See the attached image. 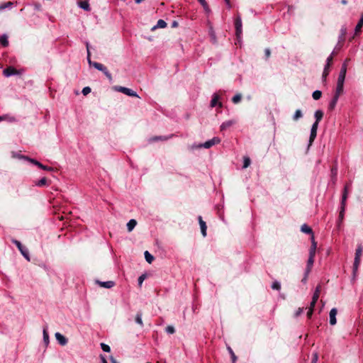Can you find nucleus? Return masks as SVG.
<instances>
[{"instance_id":"nucleus-1","label":"nucleus","mask_w":363,"mask_h":363,"mask_svg":"<svg viewBox=\"0 0 363 363\" xmlns=\"http://www.w3.org/2000/svg\"><path fill=\"white\" fill-rule=\"evenodd\" d=\"M311 246L309 250V257L307 262L306 274H309L311 271L313 262L315 251L317 248V242L315 240L314 235H312L311 238Z\"/></svg>"},{"instance_id":"nucleus-2","label":"nucleus","mask_w":363,"mask_h":363,"mask_svg":"<svg viewBox=\"0 0 363 363\" xmlns=\"http://www.w3.org/2000/svg\"><path fill=\"white\" fill-rule=\"evenodd\" d=\"M323 116V113L320 110H317L315 112V122L313 124L311 130V135H310V138H309V145H311L312 144V143L314 141V140L316 137L318 123L322 119Z\"/></svg>"},{"instance_id":"nucleus-3","label":"nucleus","mask_w":363,"mask_h":363,"mask_svg":"<svg viewBox=\"0 0 363 363\" xmlns=\"http://www.w3.org/2000/svg\"><path fill=\"white\" fill-rule=\"evenodd\" d=\"M220 139L219 138L214 137L212 139L205 142L204 143L199 144V145H192L191 146V149L194 150L195 148H201V147H204V148L208 149V148L211 147L214 145L220 143Z\"/></svg>"},{"instance_id":"nucleus-4","label":"nucleus","mask_w":363,"mask_h":363,"mask_svg":"<svg viewBox=\"0 0 363 363\" xmlns=\"http://www.w3.org/2000/svg\"><path fill=\"white\" fill-rule=\"evenodd\" d=\"M13 242L16 245V246L18 247L22 255L27 259L30 260L29 253L26 247L22 245L20 241L14 240H13Z\"/></svg>"},{"instance_id":"nucleus-5","label":"nucleus","mask_w":363,"mask_h":363,"mask_svg":"<svg viewBox=\"0 0 363 363\" xmlns=\"http://www.w3.org/2000/svg\"><path fill=\"white\" fill-rule=\"evenodd\" d=\"M115 90L119 91V92H121L127 96H135V97H138V94L137 93L129 89V88H127V87H124V86H116L115 87Z\"/></svg>"},{"instance_id":"nucleus-6","label":"nucleus","mask_w":363,"mask_h":363,"mask_svg":"<svg viewBox=\"0 0 363 363\" xmlns=\"http://www.w3.org/2000/svg\"><path fill=\"white\" fill-rule=\"evenodd\" d=\"M3 74L5 77H9L13 75L18 74L19 72L13 67L10 66L4 69Z\"/></svg>"},{"instance_id":"nucleus-7","label":"nucleus","mask_w":363,"mask_h":363,"mask_svg":"<svg viewBox=\"0 0 363 363\" xmlns=\"http://www.w3.org/2000/svg\"><path fill=\"white\" fill-rule=\"evenodd\" d=\"M337 313V309L335 308H332L330 310V314H329V316H330V323L332 325H335L336 323H337V320H336Z\"/></svg>"},{"instance_id":"nucleus-8","label":"nucleus","mask_w":363,"mask_h":363,"mask_svg":"<svg viewBox=\"0 0 363 363\" xmlns=\"http://www.w3.org/2000/svg\"><path fill=\"white\" fill-rule=\"evenodd\" d=\"M55 336L60 345H61L62 346L67 345V339L64 335H62L61 333H56Z\"/></svg>"},{"instance_id":"nucleus-9","label":"nucleus","mask_w":363,"mask_h":363,"mask_svg":"<svg viewBox=\"0 0 363 363\" xmlns=\"http://www.w3.org/2000/svg\"><path fill=\"white\" fill-rule=\"evenodd\" d=\"M78 6L86 11H90L91 7L88 1H79L77 2Z\"/></svg>"},{"instance_id":"nucleus-10","label":"nucleus","mask_w":363,"mask_h":363,"mask_svg":"<svg viewBox=\"0 0 363 363\" xmlns=\"http://www.w3.org/2000/svg\"><path fill=\"white\" fill-rule=\"evenodd\" d=\"M199 222L201 233H202L203 236L205 237L206 235L207 227H206V223L203 220L201 216L199 217Z\"/></svg>"},{"instance_id":"nucleus-11","label":"nucleus","mask_w":363,"mask_h":363,"mask_svg":"<svg viewBox=\"0 0 363 363\" xmlns=\"http://www.w3.org/2000/svg\"><path fill=\"white\" fill-rule=\"evenodd\" d=\"M97 282L101 287H104L106 289H111L113 286H114V285H115V282L113 281H98Z\"/></svg>"},{"instance_id":"nucleus-12","label":"nucleus","mask_w":363,"mask_h":363,"mask_svg":"<svg viewBox=\"0 0 363 363\" xmlns=\"http://www.w3.org/2000/svg\"><path fill=\"white\" fill-rule=\"evenodd\" d=\"M17 3H13L12 1H7L3 4H0V12L5 10L6 9H11L14 4H16Z\"/></svg>"},{"instance_id":"nucleus-13","label":"nucleus","mask_w":363,"mask_h":363,"mask_svg":"<svg viewBox=\"0 0 363 363\" xmlns=\"http://www.w3.org/2000/svg\"><path fill=\"white\" fill-rule=\"evenodd\" d=\"M137 225L135 219H130L127 223V229L128 232H131Z\"/></svg>"},{"instance_id":"nucleus-14","label":"nucleus","mask_w":363,"mask_h":363,"mask_svg":"<svg viewBox=\"0 0 363 363\" xmlns=\"http://www.w3.org/2000/svg\"><path fill=\"white\" fill-rule=\"evenodd\" d=\"M0 43L3 47L9 45L8 36L6 34H3L0 36Z\"/></svg>"},{"instance_id":"nucleus-15","label":"nucleus","mask_w":363,"mask_h":363,"mask_svg":"<svg viewBox=\"0 0 363 363\" xmlns=\"http://www.w3.org/2000/svg\"><path fill=\"white\" fill-rule=\"evenodd\" d=\"M347 195H348V189L347 186H345L344 189V192H343L342 198V201H341L342 206H346V201L347 199Z\"/></svg>"},{"instance_id":"nucleus-16","label":"nucleus","mask_w":363,"mask_h":363,"mask_svg":"<svg viewBox=\"0 0 363 363\" xmlns=\"http://www.w3.org/2000/svg\"><path fill=\"white\" fill-rule=\"evenodd\" d=\"M235 123V121H233V120H230V121H225L223 123H222V125H220V130H223L229 127H230L231 125H233V124Z\"/></svg>"},{"instance_id":"nucleus-17","label":"nucleus","mask_w":363,"mask_h":363,"mask_svg":"<svg viewBox=\"0 0 363 363\" xmlns=\"http://www.w3.org/2000/svg\"><path fill=\"white\" fill-rule=\"evenodd\" d=\"M362 254V247L361 245H359V246H358L357 249L356 250L354 260H358L359 262H360Z\"/></svg>"},{"instance_id":"nucleus-18","label":"nucleus","mask_w":363,"mask_h":363,"mask_svg":"<svg viewBox=\"0 0 363 363\" xmlns=\"http://www.w3.org/2000/svg\"><path fill=\"white\" fill-rule=\"evenodd\" d=\"M92 66L94 67L96 69L101 71L102 72L105 71L106 69V67L104 65L96 62H94L92 63Z\"/></svg>"},{"instance_id":"nucleus-19","label":"nucleus","mask_w":363,"mask_h":363,"mask_svg":"<svg viewBox=\"0 0 363 363\" xmlns=\"http://www.w3.org/2000/svg\"><path fill=\"white\" fill-rule=\"evenodd\" d=\"M144 255H145V260L147 261V262H148L149 264H151L152 262V261L154 260V257L153 255H152L148 251H145L144 252Z\"/></svg>"},{"instance_id":"nucleus-20","label":"nucleus","mask_w":363,"mask_h":363,"mask_svg":"<svg viewBox=\"0 0 363 363\" xmlns=\"http://www.w3.org/2000/svg\"><path fill=\"white\" fill-rule=\"evenodd\" d=\"M198 1H199V3L203 6V8L204 11H206V13H211V9H210L207 2L206 1V0H198Z\"/></svg>"},{"instance_id":"nucleus-21","label":"nucleus","mask_w":363,"mask_h":363,"mask_svg":"<svg viewBox=\"0 0 363 363\" xmlns=\"http://www.w3.org/2000/svg\"><path fill=\"white\" fill-rule=\"evenodd\" d=\"M320 291H321V287H320V286H318L315 289L314 294H313L312 300L317 301L319 298Z\"/></svg>"},{"instance_id":"nucleus-22","label":"nucleus","mask_w":363,"mask_h":363,"mask_svg":"<svg viewBox=\"0 0 363 363\" xmlns=\"http://www.w3.org/2000/svg\"><path fill=\"white\" fill-rule=\"evenodd\" d=\"M301 230L303 233H309L311 234V235H313L312 229L306 224L301 225Z\"/></svg>"},{"instance_id":"nucleus-23","label":"nucleus","mask_w":363,"mask_h":363,"mask_svg":"<svg viewBox=\"0 0 363 363\" xmlns=\"http://www.w3.org/2000/svg\"><path fill=\"white\" fill-rule=\"evenodd\" d=\"M346 72H347V65H346V63H344L342 65V67H341V69H340L338 77H343L345 79Z\"/></svg>"},{"instance_id":"nucleus-24","label":"nucleus","mask_w":363,"mask_h":363,"mask_svg":"<svg viewBox=\"0 0 363 363\" xmlns=\"http://www.w3.org/2000/svg\"><path fill=\"white\" fill-rule=\"evenodd\" d=\"M35 185L38 186H44L47 185V179L43 177L35 182Z\"/></svg>"},{"instance_id":"nucleus-25","label":"nucleus","mask_w":363,"mask_h":363,"mask_svg":"<svg viewBox=\"0 0 363 363\" xmlns=\"http://www.w3.org/2000/svg\"><path fill=\"white\" fill-rule=\"evenodd\" d=\"M338 99H339V97H337V96H334L333 99H332V101H330V105H329V107L330 109H332V110L334 109V108L335 107V106L337 104Z\"/></svg>"},{"instance_id":"nucleus-26","label":"nucleus","mask_w":363,"mask_h":363,"mask_svg":"<svg viewBox=\"0 0 363 363\" xmlns=\"http://www.w3.org/2000/svg\"><path fill=\"white\" fill-rule=\"evenodd\" d=\"M343 87L344 86L337 85L335 96L339 97L343 92Z\"/></svg>"},{"instance_id":"nucleus-27","label":"nucleus","mask_w":363,"mask_h":363,"mask_svg":"<svg viewBox=\"0 0 363 363\" xmlns=\"http://www.w3.org/2000/svg\"><path fill=\"white\" fill-rule=\"evenodd\" d=\"M329 68H330V66H328L325 65L323 72V75H322V78H323V81H325L326 77L329 74Z\"/></svg>"},{"instance_id":"nucleus-28","label":"nucleus","mask_w":363,"mask_h":363,"mask_svg":"<svg viewBox=\"0 0 363 363\" xmlns=\"http://www.w3.org/2000/svg\"><path fill=\"white\" fill-rule=\"evenodd\" d=\"M219 99V96L218 94H214L213 95V97L211 100V107H214L217 105V103H218V101Z\"/></svg>"},{"instance_id":"nucleus-29","label":"nucleus","mask_w":363,"mask_h":363,"mask_svg":"<svg viewBox=\"0 0 363 363\" xmlns=\"http://www.w3.org/2000/svg\"><path fill=\"white\" fill-rule=\"evenodd\" d=\"M86 50H87V61L89 62V65H92V62L91 60V53H90V51H89V43H86Z\"/></svg>"},{"instance_id":"nucleus-30","label":"nucleus","mask_w":363,"mask_h":363,"mask_svg":"<svg viewBox=\"0 0 363 363\" xmlns=\"http://www.w3.org/2000/svg\"><path fill=\"white\" fill-rule=\"evenodd\" d=\"M43 340H44L45 342H46V343L49 342V335H48V333L47 331V327H45L43 328Z\"/></svg>"},{"instance_id":"nucleus-31","label":"nucleus","mask_w":363,"mask_h":363,"mask_svg":"<svg viewBox=\"0 0 363 363\" xmlns=\"http://www.w3.org/2000/svg\"><path fill=\"white\" fill-rule=\"evenodd\" d=\"M241 99L242 95L240 94H238L233 97L232 101L234 104H238L240 101Z\"/></svg>"},{"instance_id":"nucleus-32","label":"nucleus","mask_w":363,"mask_h":363,"mask_svg":"<svg viewBox=\"0 0 363 363\" xmlns=\"http://www.w3.org/2000/svg\"><path fill=\"white\" fill-rule=\"evenodd\" d=\"M135 322L138 324L140 325L141 326L143 325L142 313H137L136 317H135Z\"/></svg>"},{"instance_id":"nucleus-33","label":"nucleus","mask_w":363,"mask_h":363,"mask_svg":"<svg viewBox=\"0 0 363 363\" xmlns=\"http://www.w3.org/2000/svg\"><path fill=\"white\" fill-rule=\"evenodd\" d=\"M363 26V18H362L358 22L357 25L356 26V28H355V32L357 33V32H359L362 27Z\"/></svg>"},{"instance_id":"nucleus-34","label":"nucleus","mask_w":363,"mask_h":363,"mask_svg":"<svg viewBox=\"0 0 363 363\" xmlns=\"http://www.w3.org/2000/svg\"><path fill=\"white\" fill-rule=\"evenodd\" d=\"M321 95H322V93L320 91H315L313 93V98L315 99V100H318L319 99L320 97H321Z\"/></svg>"},{"instance_id":"nucleus-35","label":"nucleus","mask_w":363,"mask_h":363,"mask_svg":"<svg viewBox=\"0 0 363 363\" xmlns=\"http://www.w3.org/2000/svg\"><path fill=\"white\" fill-rule=\"evenodd\" d=\"M147 277V274H143L142 275H140L138 278V286L140 287H141L142 284H143V281L146 279Z\"/></svg>"},{"instance_id":"nucleus-36","label":"nucleus","mask_w":363,"mask_h":363,"mask_svg":"<svg viewBox=\"0 0 363 363\" xmlns=\"http://www.w3.org/2000/svg\"><path fill=\"white\" fill-rule=\"evenodd\" d=\"M302 117V113H301V110H296V112H295V114L294 116V121H297L298 119H299L300 118Z\"/></svg>"},{"instance_id":"nucleus-37","label":"nucleus","mask_w":363,"mask_h":363,"mask_svg":"<svg viewBox=\"0 0 363 363\" xmlns=\"http://www.w3.org/2000/svg\"><path fill=\"white\" fill-rule=\"evenodd\" d=\"M101 347L102 350L106 352H109L111 351L110 347L105 343H101Z\"/></svg>"},{"instance_id":"nucleus-38","label":"nucleus","mask_w":363,"mask_h":363,"mask_svg":"<svg viewBox=\"0 0 363 363\" xmlns=\"http://www.w3.org/2000/svg\"><path fill=\"white\" fill-rule=\"evenodd\" d=\"M38 167L42 169H43V170H46V171H52L53 170L52 167H48V166H45V165L41 164L40 162L39 164Z\"/></svg>"},{"instance_id":"nucleus-39","label":"nucleus","mask_w":363,"mask_h":363,"mask_svg":"<svg viewBox=\"0 0 363 363\" xmlns=\"http://www.w3.org/2000/svg\"><path fill=\"white\" fill-rule=\"evenodd\" d=\"M359 264H360V262H359L358 260H354V265H353V273H354V274H356V272H357V271L358 269Z\"/></svg>"},{"instance_id":"nucleus-40","label":"nucleus","mask_w":363,"mask_h":363,"mask_svg":"<svg viewBox=\"0 0 363 363\" xmlns=\"http://www.w3.org/2000/svg\"><path fill=\"white\" fill-rule=\"evenodd\" d=\"M22 157L26 159V160H28V161H30L32 164H35V165H36L38 167L39 166L40 162H38V161H37V160H35L34 159H30V158H28L27 157H25V156H23Z\"/></svg>"},{"instance_id":"nucleus-41","label":"nucleus","mask_w":363,"mask_h":363,"mask_svg":"<svg viewBox=\"0 0 363 363\" xmlns=\"http://www.w3.org/2000/svg\"><path fill=\"white\" fill-rule=\"evenodd\" d=\"M166 331L169 334H173L175 332V330L172 325H169L166 328Z\"/></svg>"},{"instance_id":"nucleus-42","label":"nucleus","mask_w":363,"mask_h":363,"mask_svg":"<svg viewBox=\"0 0 363 363\" xmlns=\"http://www.w3.org/2000/svg\"><path fill=\"white\" fill-rule=\"evenodd\" d=\"M82 94L86 96L91 92V88L89 86H85L82 89Z\"/></svg>"},{"instance_id":"nucleus-43","label":"nucleus","mask_w":363,"mask_h":363,"mask_svg":"<svg viewBox=\"0 0 363 363\" xmlns=\"http://www.w3.org/2000/svg\"><path fill=\"white\" fill-rule=\"evenodd\" d=\"M235 28H242V21L240 17H238L236 18Z\"/></svg>"},{"instance_id":"nucleus-44","label":"nucleus","mask_w":363,"mask_h":363,"mask_svg":"<svg viewBox=\"0 0 363 363\" xmlns=\"http://www.w3.org/2000/svg\"><path fill=\"white\" fill-rule=\"evenodd\" d=\"M272 287L273 289L279 290L281 288V285L278 281H275L273 283Z\"/></svg>"},{"instance_id":"nucleus-45","label":"nucleus","mask_w":363,"mask_h":363,"mask_svg":"<svg viewBox=\"0 0 363 363\" xmlns=\"http://www.w3.org/2000/svg\"><path fill=\"white\" fill-rule=\"evenodd\" d=\"M345 208V206H342L341 205V210H340V216H339L340 220H342L343 219Z\"/></svg>"},{"instance_id":"nucleus-46","label":"nucleus","mask_w":363,"mask_h":363,"mask_svg":"<svg viewBox=\"0 0 363 363\" xmlns=\"http://www.w3.org/2000/svg\"><path fill=\"white\" fill-rule=\"evenodd\" d=\"M345 78L338 77L337 85L344 86Z\"/></svg>"},{"instance_id":"nucleus-47","label":"nucleus","mask_w":363,"mask_h":363,"mask_svg":"<svg viewBox=\"0 0 363 363\" xmlns=\"http://www.w3.org/2000/svg\"><path fill=\"white\" fill-rule=\"evenodd\" d=\"M104 74L106 75V77L109 79V81L112 80V76L111 74L108 71L107 68L105 71L103 72Z\"/></svg>"},{"instance_id":"nucleus-48","label":"nucleus","mask_w":363,"mask_h":363,"mask_svg":"<svg viewBox=\"0 0 363 363\" xmlns=\"http://www.w3.org/2000/svg\"><path fill=\"white\" fill-rule=\"evenodd\" d=\"M236 28V36L239 40L240 38V35L242 34V28Z\"/></svg>"},{"instance_id":"nucleus-49","label":"nucleus","mask_w":363,"mask_h":363,"mask_svg":"<svg viewBox=\"0 0 363 363\" xmlns=\"http://www.w3.org/2000/svg\"><path fill=\"white\" fill-rule=\"evenodd\" d=\"M318 359V355L317 353H314L313 355L311 363H317Z\"/></svg>"},{"instance_id":"nucleus-50","label":"nucleus","mask_w":363,"mask_h":363,"mask_svg":"<svg viewBox=\"0 0 363 363\" xmlns=\"http://www.w3.org/2000/svg\"><path fill=\"white\" fill-rule=\"evenodd\" d=\"M250 159L249 158H245V160H244L243 167L244 168H247L250 165Z\"/></svg>"},{"instance_id":"nucleus-51","label":"nucleus","mask_w":363,"mask_h":363,"mask_svg":"<svg viewBox=\"0 0 363 363\" xmlns=\"http://www.w3.org/2000/svg\"><path fill=\"white\" fill-rule=\"evenodd\" d=\"M303 311V308H298L296 312L295 313V316H298L301 315Z\"/></svg>"},{"instance_id":"nucleus-52","label":"nucleus","mask_w":363,"mask_h":363,"mask_svg":"<svg viewBox=\"0 0 363 363\" xmlns=\"http://www.w3.org/2000/svg\"><path fill=\"white\" fill-rule=\"evenodd\" d=\"M167 23L164 20L160 19V28H166Z\"/></svg>"},{"instance_id":"nucleus-53","label":"nucleus","mask_w":363,"mask_h":363,"mask_svg":"<svg viewBox=\"0 0 363 363\" xmlns=\"http://www.w3.org/2000/svg\"><path fill=\"white\" fill-rule=\"evenodd\" d=\"M332 60H333V57L332 56L328 57V59H327V64H326V65L330 67L331 63H332Z\"/></svg>"},{"instance_id":"nucleus-54","label":"nucleus","mask_w":363,"mask_h":363,"mask_svg":"<svg viewBox=\"0 0 363 363\" xmlns=\"http://www.w3.org/2000/svg\"><path fill=\"white\" fill-rule=\"evenodd\" d=\"M316 301H313L312 300L311 303V306H310V308H312V310H313L314 307H315V305L316 303Z\"/></svg>"},{"instance_id":"nucleus-55","label":"nucleus","mask_w":363,"mask_h":363,"mask_svg":"<svg viewBox=\"0 0 363 363\" xmlns=\"http://www.w3.org/2000/svg\"><path fill=\"white\" fill-rule=\"evenodd\" d=\"M264 52L267 57H269L270 56L271 52L269 49H266L264 50Z\"/></svg>"},{"instance_id":"nucleus-56","label":"nucleus","mask_w":363,"mask_h":363,"mask_svg":"<svg viewBox=\"0 0 363 363\" xmlns=\"http://www.w3.org/2000/svg\"><path fill=\"white\" fill-rule=\"evenodd\" d=\"M313 310H312V308H309L308 313H307V315L308 318H311L312 314H313Z\"/></svg>"},{"instance_id":"nucleus-57","label":"nucleus","mask_w":363,"mask_h":363,"mask_svg":"<svg viewBox=\"0 0 363 363\" xmlns=\"http://www.w3.org/2000/svg\"><path fill=\"white\" fill-rule=\"evenodd\" d=\"M177 26H178V23H177V21H174L172 22V28H176V27H177Z\"/></svg>"},{"instance_id":"nucleus-58","label":"nucleus","mask_w":363,"mask_h":363,"mask_svg":"<svg viewBox=\"0 0 363 363\" xmlns=\"http://www.w3.org/2000/svg\"><path fill=\"white\" fill-rule=\"evenodd\" d=\"M231 357H232L233 363H235L237 359V357H236L235 353L231 355Z\"/></svg>"},{"instance_id":"nucleus-59","label":"nucleus","mask_w":363,"mask_h":363,"mask_svg":"<svg viewBox=\"0 0 363 363\" xmlns=\"http://www.w3.org/2000/svg\"><path fill=\"white\" fill-rule=\"evenodd\" d=\"M157 28H159V21H157V24L155 26H154L152 28V30H155V29H157Z\"/></svg>"},{"instance_id":"nucleus-60","label":"nucleus","mask_w":363,"mask_h":363,"mask_svg":"<svg viewBox=\"0 0 363 363\" xmlns=\"http://www.w3.org/2000/svg\"><path fill=\"white\" fill-rule=\"evenodd\" d=\"M102 363H108L106 358L104 356H101Z\"/></svg>"},{"instance_id":"nucleus-61","label":"nucleus","mask_w":363,"mask_h":363,"mask_svg":"<svg viewBox=\"0 0 363 363\" xmlns=\"http://www.w3.org/2000/svg\"><path fill=\"white\" fill-rule=\"evenodd\" d=\"M227 6H228V8H231V4L230 2V0H225Z\"/></svg>"},{"instance_id":"nucleus-62","label":"nucleus","mask_w":363,"mask_h":363,"mask_svg":"<svg viewBox=\"0 0 363 363\" xmlns=\"http://www.w3.org/2000/svg\"><path fill=\"white\" fill-rule=\"evenodd\" d=\"M228 352H230V355H232L233 354H234L233 350L231 349L230 347H228Z\"/></svg>"},{"instance_id":"nucleus-63","label":"nucleus","mask_w":363,"mask_h":363,"mask_svg":"<svg viewBox=\"0 0 363 363\" xmlns=\"http://www.w3.org/2000/svg\"><path fill=\"white\" fill-rule=\"evenodd\" d=\"M308 274H307L306 272L305 273V277L304 278L302 279V281L305 282L307 279V277H308Z\"/></svg>"},{"instance_id":"nucleus-64","label":"nucleus","mask_w":363,"mask_h":363,"mask_svg":"<svg viewBox=\"0 0 363 363\" xmlns=\"http://www.w3.org/2000/svg\"><path fill=\"white\" fill-rule=\"evenodd\" d=\"M112 363H118L113 357L111 358Z\"/></svg>"}]
</instances>
